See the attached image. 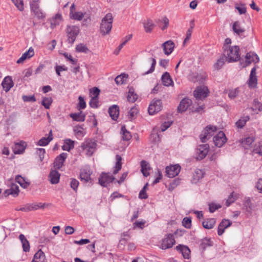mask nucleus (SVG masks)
Masks as SVG:
<instances>
[{"mask_svg":"<svg viewBox=\"0 0 262 262\" xmlns=\"http://www.w3.org/2000/svg\"><path fill=\"white\" fill-rule=\"evenodd\" d=\"M224 48V56L228 59L229 62L236 61L240 58L239 54V48L238 46H230L229 48L225 45Z\"/></svg>","mask_w":262,"mask_h":262,"instance_id":"nucleus-1","label":"nucleus"},{"mask_svg":"<svg viewBox=\"0 0 262 262\" xmlns=\"http://www.w3.org/2000/svg\"><path fill=\"white\" fill-rule=\"evenodd\" d=\"M113 17L111 13H107L101 20L100 24V32L103 35L109 34L112 28Z\"/></svg>","mask_w":262,"mask_h":262,"instance_id":"nucleus-2","label":"nucleus"},{"mask_svg":"<svg viewBox=\"0 0 262 262\" xmlns=\"http://www.w3.org/2000/svg\"><path fill=\"white\" fill-rule=\"evenodd\" d=\"M97 144L92 139L86 140L81 145V148L88 156H91L96 149Z\"/></svg>","mask_w":262,"mask_h":262,"instance_id":"nucleus-3","label":"nucleus"},{"mask_svg":"<svg viewBox=\"0 0 262 262\" xmlns=\"http://www.w3.org/2000/svg\"><path fill=\"white\" fill-rule=\"evenodd\" d=\"M216 130V126L211 125H207L200 135L201 142L203 143L207 142L214 135Z\"/></svg>","mask_w":262,"mask_h":262,"instance_id":"nucleus-4","label":"nucleus"},{"mask_svg":"<svg viewBox=\"0 0 262 262\" xmlns=\"http://www.w3.org/2000/svg\"><path fill=\"white\" fill-rule=\"evenodd\" d=\"M79 28L77 26H67L66 33L68 41L69 43H73L79 33Z\"/></svg>","mask_w":262,"mask_h":262,"instance_id":"nucleus-5","label":"nucleus"},{"mask_svg":"<svg viewBox=\"0 0 262 262\" xmlns=\"http://www.w3.org/2000/svg\"><path fill=\"white\" fill-rule=\"evenodd\" d=\"M163 107L161 99L155 98L150 102L148 107V113L150 115H154L160 112Z\"/></svg>","mask_w":262,"mask_h":262,"instance_id":"nucleus-6","label":"nucleus"},{"mask_svg":"<svg viewBox=\"0 0 262 262\" xmlns=\"http://www.w3.org/2000/svg\"><path fill=\"white\" fill-rule=\"evenodd\" d=\"M209 146L208 144H202L198 146L196 148L197 159L202 160L204 159L208 153Z\"/></svg>","mask_w":262,"mask_h":262,"instance_id":"nucleus-7","label":"nucleus"},{"mask_svg":"<svg viewBox=\"0 0 262 262\" xmlns=\"http://www.w3.org/2000/svg\"><path fill=\"white\" fill-rule=\"evenodd\" d=\"M208 90L206 86L198 87L194 91V96L196 99H205L208 95Z\"/></svg>","mask_w":262,"mask_h":262,"instance_id":"nucleus-8","label":"nucleus"},{"mask_svg":"<svg viewBox=\"0 0 262 262\" xmlns=\"http://www.w3.org/2000/svg\"><path fill=\"white\" fill-rule=\"evenodd\" d=\"M227 138L224 133L220 131L213 137L215 145L218 147H222L227 141Z\"/></svg>","mask_w":262,"mask_h":262,"instance_id":"nucleus-9","label":"nucleus"},{"mask_svg":"<svg viewBox=\"0 0 262 262\" xmlns=\"http://www.w3.org/2000/svg\"><path fill=\"white\" fill-rule=\"evenodd\" d=\"M181 170V166L179 164H176L166 168V175L169 178H173L179 174Z\"/></svg>","mask_w":262,"mask_h":262,"instance_id":"nucleus-10","label":"nucleus"},{"mask_svg":"<svg viewBox=\"0 0 262 262\" xmlns=\"http://www.w3.org/2000/svg\"><path fill=\"white\" fill-rule=\"evenodd\" d=\"M115 178L107 173L102 172L99 178V183L103 187H106L107 184L112 182Z\"/></svg>","mask_w":262,"mask_h":262,"instance_id":"nucleus-11","label":"nucleus"},{"mask_svg":"<svg viewBox=\"0 0 262 262\" xmlns=\"http://www.w3.org/2000/svg\"><path fill=\"white\" fill-rule=\"evenodd\" d=\"M174 244L175 240L173 235L172 234H168L167 236L162 240L161 248L163 249H168L171 248Z\"/></svg>","mask_w":262,"mask_h":262,"instance_id":"nucleus-12","label":"nucleus"},{"mask_svg":"<svg viewBox=\"0 0 262 262\" xmlns=\"http://www.w3.org/2000/svg\"><path fill=\"white\" fill-rule=\"evenodd\" d=\"M68 154L62 152L57 156L54 162V167L55 169H59L63 165V163L67 159Z\"/></svg>","mask_w":262,"mask_h":262,"instance_id":"nucleus-13","label":"nucleus"},{"mask_svg":"<svg viewBox=\"0 0 262 262\" xmlns=\"http://www.w3.org/2000/svg\"><path fill=\"white\" fill-rule=\"evenodd\" d=\"M162 46L165 54L169 55L172 52L174 49V43L172 40H169L164 42Z\"/></svg>","mask_w":262,"mask_h":262,"instance_id":"nucleus-14","label":"nucleus"},{"mask_svg":"<svg viewBox=\"0 0 262 262\" xmlns=\"http://www.w3.org/2000/svg\"><path fill=\"white\" fill-rule=\"evenodd\" d=\"M31 9L33 12L34 15L39 19L43 18L45 17V15L39 9L37 3H30Z\"/></svg>","mask_w":262,"mask_h":262,"instance_id":"nucleus-15","label":"nucleus"},{"mask_svg":"<svg viewBox=\"0 0 262 262\" xmlns=\"http://www.w3.org/2000/svg\"><path fill=\"white\" fill-rule=\"evenodd\" d=\"M232 224V222L226 219H224L220 223L218 227L217 234L219 235H222L225 231V229L230 226Z\"/></svg>","mask_w":262,"mask_h":262,"instance_id":"nucleus-16","label":"nucleus"},{"mask_svg":"<svg viewBox=\"0 0 262 262\" xmlns=\"http://www.w3.org/2000/svg\"><path fill=\"white\" fill-rule=\"evenodd\" d=\"M191 103L192 101L190 99L184 98L182 99L178 107V111L181 113L185 112L190 106Z\"/></svg>","mask_w":262,"mask_h":262,"instance_id":"nucleus-17","label":"nucleus"},{"mask_svg":"<svg viewBox=\"0 0 262 262\" xmlns=\"http://www.w3.org/2000/svg\"><path fill=\"white\" fill-rule=\"evenodd\" d=\"M27 146V144L24 141H20L18 143H16L13 147V150L15 154H20L23 153Z\"/></svg>","mask_w":262,"mask_h":262,"instance_id":"nucleus-18","label":"nucleus"},{"mask_svg":"<svg viewBox=\"0 0 262 262\" xmlns=\"http://www.w3.org/2000/svg\"><path fill=\"white\" fill-rule=\"evenodd\" d=\"M91 174L92 172L89 169L85 168L82 169L80 173V178L81 181H83L84 183L91 181Z\"/></svg>","mask_w":262,"mask_h":262,"instance_id":"nucleus-19","label":"nucleus"},{"mask_svg":"<svg viewBox=\"0 0 262 262\" xmlns=\"http://www.w3.org/2000/svg\"><path fill=\"white\" fill-rule=\"evenodd\" d=\"M2 85L6 92H8L13 86V82L11 77H6L2 83Z\"/></svg>","mask_w":262,"mask_h":262,"instance_id":"nucleus-20","label":"nucleus"},{"mask_svg":"<svg viewBox=\"0 0 262 262\" xmlns=\"http://www.w3.org/2000/svg\"><path fill=\"white\" fill-rule=\"evenodd\" d=\"M205 174L204 170L200 169H196L193 173L191 181L193 183H198L199 180L202 179Z\"/></svg>","mask_w":262,"mask_h":262,"instance_id":"nucleus-21","label":"nucleus"},{"mask_svg":"<svg viewBox=\"0 0 262 262\" xmlns=\"http://www.w3.org/2000/svg\"><path fill=\"white\" fill-rule=\"evenodd\" d=\"M110 117L114 120H116L119 114V107L117 105H113L108 109Z\"/></svg>","mask_w":262,"mask_h":262,"instance_id":"nucleus-22","label":"nucleus"},{"mask_svg":"<svg viewBox=\"0 0 262 262\" xmlns=\"http://www.w3.org/2000/svg\"><path fill=\"white\" fill-rule=\"evenodd\" d=\"M34 54V50L32 48H30L28 51L24 53L22 56L17 60V63H21L27 58H30Z\"/></svg>","mask_w":262,"mask_h":262,"instance_id":"nucleus-23","label":"nucleus"},{"mask_svg":"<svg viewBox=\"0 0 262 262\" xmlns=\"http://www.w3.org/2000/svg\"><path fill=\"white\" fill-rule=\"evenodd\" d=\"M176 249L182 253L184 258H189L190 250L188 247L179 245L176 247Z\"/></svg>","mask_w":262,"mask_h":262,"instance_id":"nucleus-24","label":"nucleus"},{"mask_svg":"<svg viewBox=\"0 0 262 262\" xmlns=\"http://www.w3.org/2000/svg\"><path fill=\"white\" fill-rule=\"evenodd\" d=\"M161 80L164 85L169 86L173 84V82L169 74L166 72L162 76Z\"/></svg>","mask_w":262,"mask_h":262,"instance_id":"nucleus-25","label":"nucleus"},{"mask_svg":"<svg viewBox=\"0 0 262 262\" xmlns=\"http://www.w3.org/2000/svg\"><path fill=\"white\" fill-rule=\"evenodd\" d=\"M246 62L248 64L251 62H258L259 61V58L258 56L253 52L248 53L246 55Z\"/></svg>","mask_w":262,"mask_h":262,"instance_id":"nucleus-26","label":"nucleus"},{"mask_svg":"<svg viewBox=\"0 0 262 262\" xmlns=\"http://www.w3.org/2000/svg\"><path fill=\"white\" fill-rule=\"evenodd\" d=\"M32 262H46L45 255L41 250H39L35 254Z\"/></svg>","mask_w":262,"mask_h":262,"instance_id":"nucleus-27","label":"nucleus"},{"mask_svg":"<svg viewBox=\"0 0 262 262\" xmlns=\"http://www.w3.org/2000/svg\"><path fill=\"white\" fill-rule=\"evenodd\" d=\"M70 117L72 118L74 121L83 122L85 120V115L80 111L77 113L70 114Z\"/></svg>","mask_w":262,"mask_h":262,"instance_id":"nucleus-28","label":"nucleus"},{"mask_svg":"<svg viewBox=\"0 0 262 262\" xmlns=\"http://www.w3.org/2000/svg\"><path fill=\"white\" fill-rule=\"evenodd\" d=\"M60 173L56 170H52L49 174L50 182L53 184H57L60 178Z\"/></svg>","mask_w":262,"mask_h":262,"instance_id":"nucleus-29","label":"nucleus"},{"mask_svg":"<svg viewBox=\"0 0 262 262\" xmlns=\"http://www.w3.org/2000/svg\"><path fill=\"white\" fill-rule=\"evenodd\" d=\"M141 172L143 176L145 177L149 175V172L148 171L150 169L149 164L145 160H142L141 162Z\"/></svg>","mask_w":262,"mask_h":262,"instance_id":"nucleus-30","label":"nucleus"},{"mask_svg":"<svg viewBox=\"0 0 262 262\" xmlns=\"http://www.w3.org/2000/svg\"><path fill=\"white\" fill-rule=\"evenodd\" d=\"M19 238L22 244L23 250L25 252H28L30 250V244L28 241L26 239L24 234H20Z\"/></svg>","mask_w":262,"mask_h":262,"instance_id":"nucleus-31","label":"nucleus"},{"mask_svg":"<svg viewBox=\"0 0 262 262\" xmlns=\"http://www.w3.org/2000/svg\"><path fill=\"white\" fill-rule=\"evenodd\" d=\"M15 181L24 188H27L30 185V182L27 181L24 177L20 175L16 176Z\"/></svg>","mask_w":262,"mask_h":262,"instance_id":"nucleus-32","label":"nucleus"},{"mask_svg":"<svg viewBox=\"0 0 262 262\" xmlns=\"http://www.w3.org/2000/svg\"><path fill=\"white\" fill-rule=\"evenodd\" d=\"M215 224V220L213 218L207 219L202 223L203 227L205 229H212Z\"/></svg>","mask_w":262,"mask_h":262,"instance_id":"nucleus-33","label":"nucleus"},{"mask_svg":"<svg viewBox=\"0 0 262 262\" xmlns=\"http://www.w3.org/2000/svg\"><path fill=\"white\" fill-rule=\"evenodd\" d=\"M53 139L52 130H50L48 137H43L38 141V145L39 146H46Z\"/></svg>","mask_w":262,"mask_h":262,"instance_id":"nucleus-34","label":"nucleus"},{"mask_svg":"<svg viewBox=\"0 0 262 262\" xmlns=\"http://www.w3.org/2000/svg\"><path fill=\"white\" fill-rule=\"evenodd\" d=\"M74 147V141L71 139H66L63 145L62 146V149L63 150L70 151Z\"/></svg>","mask_w":262,"mask_h":262,"instance_id":"nucleus-35","label":"nucleus"},{"mask_svg":"<svg viewBox=\"0 0 262 262\" xmlns=\"http://www.w3.org/2000/svg\"><path fill=\"white\" fill-rule=\"evenodd\" d=\"M62 20V15L60 13L56 14L54 17L51 20V26L52 28L55 27L56 25H59Z\"/></svg>","mask_w":262,"mask_h":262,"instance_id":"nucleus-36","label":"nucleus"},{"mask_svg":"<svg viewBox=\"0 0 262 262\" xmlns=\"http://www.w3.org/2000/svg\"><path fill=\"white\" fill-rule=\"evenodd\" d=\"M116 165L114 170V174H117L122 168V158L120 156L117 155L116 156Z\"/></svg>","mask_w":262,"mask_h":262,"instance_id":"nucleus-37","label":"nucleus"},{"mask_svg":"<svg viewBox=\"0 0 262 262\" xmlns=\"http://www.w3.org/2000/svg\"><path fill=\"white\" fill-rule=\"evenodd\" d=\"M233 31L238 35L245 32V29L241 27L240 23L238 21H235L232 26Z\"/></svg>","mask_w":262,"mask_h":262,"instance_id":"nucleus-38","label":"nucleus"},{"mask_svg":"<svg viewBox=\"0 0 262 262\" xmlns=\"http://www.w3.org/2000/svg\"><path fill=\"white\" fill-rule=\"evenodd\" d=\"M137 99L138 96L134 93V89L133 88L129 89L127 97L128 101L130 102H134L137 100Z\"/></svg>","mask_w":262,"mask_h":262,"instance_id":"nucleus-39","label":"nucleus"},{"mask_svg":"<svg viewBox=\"0 0 262 262\" xmlns=\"http://www.w3.org/2000/svg\"><path fill=\"white\" fill-rule=\"evenodd\" d=\"M121 132L122 134V138L123 140L124 141H128L132 138L131 134L126 130L125 126H122L121 127Z\"/></svg>","mask_w":262,"mask_h":262,"instance_id":"nucleus-40","label":"nucleus"},{"mask_svg":"<svg viewBox=\"0 0 262 262\" xmlns=\"http://www.w3.org/2000/svg\"><path fill=\"white\" fill-rule=\"evenodd\" d=\"M226 58L223 56L217 59L216 62L213 65L214 69L216 70L221 69L225 63Z\"/></svg>","mask_w":262,"mask_h":262,"instance_id":"nucleus-41","label":"nucleus"},{"mask_svg":"<svg viewBox=\"0 0 262 262\" xmlns=\"http://www.w3.org/2000/svg\"><path fill=\"white\" fill-rule=\"evenodd\" d=\"M250 119L249 116L242 117L238 121L236 122V125L238 128H242L246 124V122Z\"/></svg>","mask_w":262,"mask_h":262,"instance_id":"nucleus-42","label":"nucleus"},{"mask_svg":"<svg viewBox=\"0 0 262 262\" xmlns=\"http://www.w3.org/2000/svg\"><path fill=\"white\" fill-rule=\"evenodd\" d=\"M212 246V242L210 240V238H205L201 241V243L200 244V247L203 250H205V249L208 247H210Z\"/></svg>","mask_w":262,"mask_h":262,"instance_id":"nucleus-43","label":"nucleus"},{"mask_svg":"<svg viewBox=\"0 0 262 262\" xmlns=\"http://www.w3.org/2000/svg\"><path fill=\"white\" fill-rule=\"evenodd\" d=\"M254 141V139L253 137H249L243 140L242 144L245 148L247 149L250 147Z\"/></svg>","mask_w":262,"mask_h":262,"instance_id":"nucleus-44","label":"nucleus"},{"mask_svg":"<svg viewBox=\"0 0 262 262\" xmlns=\"http://www.w3.org/2000/svg\"><path fill=\"white\" fill-rule=\"evenodd\" d=\"M53 102V99L51 97H43L41 102V104L46 109L50 108V105Z\"/></svg>","mask_w":262,"mask_h":262,"instance_id":"nucleus-45","label":"nucleus"},{"mask_svg":"<svg viewBox=\"0 0 262 262\" xmlns=\"http://www.w3.org/2000/svg\"><path fill=\"white\" fill-rule=\"evenodd\" d=\"M239 90L238 88L234 89H230L228 91V97L231 99H234L238 95Z\"/></svg>","mask_w":262,"mask_h":262,"instance_id":"nucleus-46","label":"nucleus"},{"mask_svg":"<svg viewBox=\"0 0 262 262\" xmlns=\"http://www.w3.org/2000/svg\"><path fill=\"white\" fill-rule=\"evenodd\" d=\"M154 27L155 25L151 20H148L144 24V27L146 32H150Z\"/></svg>","mask_w":262,"mask_h":262,"instance_id":"nucleus-47","label":"nucleus"},{"mask_svg":"<svg viewBox=\"0 0 262 262\" xmlns=\"http://www.w3.org/2000/svg\"><path fill=\"white\" fill-rule=\"evenodd\" d=\"M148 60H149V61H151V67H150V69L148 71H147V72H145L143 74V75H147L148 74L151 73L155 70V66H156V60L154 58H150L148 59Z\"/></svg>","mask_w":262,"mask_h":262,"instance_id":"nucleus-48","label":"nucleus"},{"mask_svg":"<svg viewBox=\"0 0 262 262\" xmlns=\"http://www.w3.org/2000/svg\"><path fill=\"white\" fill-rule=\"evenodd\" d=\"M76 51L78 52H81L87 53L89 51V49L85 45L80 43L78 45L76 48Z\"/></svg>","mask_w":262,"mask_h":262,"instance_id":"nucleus-49","label":"nucleus"},{"mask_svg":"<svg viewBox=\"0 0 262 262\" xmlns=\"http://www.w3.org/2000/svg\"><path fill=\"white\" fill-rule=\"evenodd\" d=\"M85 13H82L81 12H76L74 13H72V14L71 15V17L77 20H81L82 18L84 17Z\"/></svg>","mask_w":262,"mask_h":262,"instance_id":"nucleus-50","label":"nucleus"},{"mask_svg":"<svg viewBox=\"0 0 262 262\" xmlns=\"http://www.w3.org/2000/svg\"><path fill=\"white\" fill-rule=\"evenodd\" d=\"M127 75L125 74H121L115 78V81L117 84H121L124 83V78H127Z\"/></svg>","mask_w":262,"mask_h":262,"instance_id":"nucleus-51","label":"nucleus"},{"mask_svg":"<svg viewBox=\"0 0 262 262\" xmlns=\"http://www.w3.org/2000/svg\"><path fill=\"white\" fill-rule=\"evenodd\" d=\"M17 8L20 11L24 10V2L23 0H11Z\"/></svg>","mask_w":262,"mask_h":262,"instance_id":"nucleus-52","label":"nucleus"},{"mask_svg":"<svg viewBox=\"0 0 262 262\" xmlns=\"http://www.w3.org/2000/svg\"><path fill=\"white\" fill-rule=\"evenodd\" d=\"M98 98H96V97H92L89 102L90 106L94 108L98 107Z\"/></svg>","mask_w":262,"mask_h":262,"instance_id":"nucleus-53","label":"nucleus"},{"mask_svg":"<svg viewBox=\"0 0 262 262\" xmlns=\"http://www.w3.org/2000/svg\"><path fill=\"white\" fill-rule=\"evenodd\" d=\"M79 102L78 103L77 107L78 110L84 109L86 107V103L84 100V98L81 96L78 97Z\"/></svg>","mask_w":262,"mask_h":262,"instance_id":"nucleus-54","label":"nucleus"},{"mask_svg":"<svg viewBox=\"0 0 262 262\" xmlns=\"http://www.w3.org/2000/svg\"><path fill=\"white\" fill-rule=\"evenodd\" d=\"M138 113V110L136 107H133L130 108L128 113V117L130 119H132Z\"/></svg>","mask_w":262,"mask_h":262,"instance_id":"nucleus-55","label":"nucleus"},{"mask_svg":"<svg viewBox=\"0 0 262 262\" xmlns=\"http://www.w3.org/2000/svg\"><path fill=\"white\" fill-rule=\"evenodd\" d=\"M10 188L11 190H12L13 196L15 197L18 195V193L19 192V187L16 184H11Z\"/></svg>","mask_w":262,"mask_h":262,"instance_id":"nucleus-56","label":"nucleus"},{"mask_svg":"<svg viewBox=\"0 0 262 262\" xmlns=\"http://www.w3.org/2000/svg\"><path fill=\"white\" fill-rule=\"evenodd\" d=\"M183 225L187 229H190L191 227V220L190 217H185L182 221Z\"/></svg>","mask_w":262,"mask_h":262,"instance_id":"nucleus-57","label":"nucleus"},{"mask_svg":"<svg viewBox=\"0 0 262 262\" xmlns=\"http://www.w3.org/2000/svg\"><path fill=\"white\" fill-rule=\"evenodd\" d=\"M244 206L247 211H250L253 209V206L250 198L247 199L244 202Z\"/></svg>","mask_w":262,"mask_h":262,"instance_id":"nucleus-58","label":"nucleus"},{"mask_svg":"<svg viewBox=\"0 0 262 262\" xmlns=\"http://www.w3.org/2000/svg\"><path fill=\"white\" fill-rule=\"evenodd\" d=\"M22 99L24 102H35L36 98L34 95L27 96L24 95L22 97Z\"/></svg>","mask_w":262,"mask_h":262,"instance_id":"nucleus-59","label":"nucleus"},{"mask_svg":"<svg viewBox=\"0 0 262 262\" xmlns=\"http://www.w3.org/2000/svg\"><path fill=\"white\" fill-rule=\"evenodd\" d=\"M257 84V78L250 77L248 82V85L250 88H255Z\"/></svg>","mask_w":262,"mask_h":262,"instance_id":"nucleus-60","label":"nucleus"},{"mask_svg":"<svg viewBox=\"0 0 262 262\" xmlns=\"http://www.w3.org/2000/svg\"><path fill=\"white\" fill-rule=\"evenodd\" d=\"M79 185V182L75 179H72L70 182L71 187L75 191H76V189Z\"/></svg>","mask_w":262,"mask_h":262,"instance_id":"nucleus-61","label":"nucleus"},{"mask_svg":"<svg viewBox=\"0 0 262 262\" xmlns=\"http://www.w3.org/2000/svg\"><path fill=\"white\" fill-rule=\"evenodd\" d=\"M221 207V205H217L214 203H211L209 204V211L211 213L214 212L216 210L218 209L219 208H220Z\"/></svg>","mask_w":262,"mask_h":262,"instance_id":"nucleus-62","label":"nucleus"},{"mask_svg":"<svg viewBox=\"0 0 262 262\" xmlns=\"http://www.w3.org/2000/svg\"><path fill=\"white\" fill-rule=\"evenodd\" d=\"M90 94L92 95H93V97H96V98H98V96L100 94V90L98 88L96 87H94L92 89H91L90 90Z\"/></svg>","mask_w":262,"mask_h":262,"instance_id":"nucleus-63","label":"nucleus"},{"mask_svg":"<svg viewBox=\"0 0 262 262\" xmlns=\"http://www.w3.org/2000/svg\"><path fill=\"white\" fill-rule=\"evenodd\" d=\"M74 131L77 135H83V128L80 126H76L74 128Z\"/></svg>","mask_w":262,"mask_h":262,"instance_id":"nucleus-64","label":"nucleus"}]
</instances>
